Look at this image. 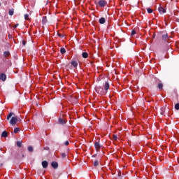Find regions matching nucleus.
Masks as SVG:
<instances>
[{"mask_svg": "<svg viewBox=\"0 0 179 179\" xmlns=\"http://www.w3.org/2000/svg\"><path fill=\"white\" fill-rule=\"evenodd\" d=\"M0 6H1V3H0Z\"/></svg>", "mask_w": 179, "mask_h": 179, "instance_id": "nucleus-43", "label": "nucleus"}, {"mask_svg": "<svg viewBox=\"0 0 179 179\" xmlns=\"http://www.w3.org/2000/svg\"><path fill=\"white\" fill-rule=\"evenodd\" d=\"M17 26H19V24H16L13 26V29H16V27H17Z\"/></svg>", "mask_w": 179, "mask_h": 179, "instance_id": "nucleus-35", "label": "nucleus"}, {"mask_svg": "<svg viewBox=\"0 0 179 179\" xmlns=\"http://www.w3.org/2000/svg\"><path fill=\"white\" fill-rule=\"evenodd\" d=\"M61 155H62V159H65V157H66V153H65V152L62 153Z\"/></svg>", "mask_w": 179, "mask_h": 179, "instance_id": "nucleus-27", "label": "nucleus"}, {"mask_svg": "<svg viewBox=\"0 0 179 179\" xmlns=\"http://www.w3.org/2000/svg\"><path fill=\"white\" fill-rule=\"evenodd\" d=\"M158 10H159V13H166V8L162 7V6H160L158 8Z\"/></svg>", "mask_w": 179, "mask_h": 179, "instance_id": "nucleus-8", "label": "nucleus"}, {"mask_svg": "<svg viewBox=\"0 0 179 179\" xmlns=\"http://www.w3.org/2000/svg\"><path fill=\"white\" fill-rule=\"evenodd\" d=\"M96 155H92V157H96Z\"/></svg>", "mask_w": 179, "mask_h": 179, "instance_id": "nucleus-40", "label": "nucleus"}, {"mask_svg": "<svg viewBox=\"0 0 179 179\" xmlns=\"http://www.w3.org/2000/svg\"><path fill=\"white\" fill-rule=\"evenodd\" d=\"M103 89L104 90H103V88H101L100 87H98L96 88L95 90L96 93H98V94H101V96H103V94H106V93L108 92V89H110V83H108V81L105 82V83L103 84Z\"/></svg>", "mask_w": 179, "mask_h": 179, "instance_id": "nucleus-1", "label": "nucleus"}, {"mask_svg": "<svg viewBox=\"0 0 179 179\" xmlns=\"http://www.w3.org/2000/svg\"><path fill=\"white\" fill-rule=\"evenodd\" d=\"M47 22H48L47 16H43L42 19L43 24H47Z\"/></svg>", "mask_w": 179, "mask_h": 179, "instance_id": "nucleus-14", "label": "nucleus"}, {"mask_svg": "<svg viewBox=\"0 0 179 179\" xmlns=\"http://www.w3.org/2000/svg\"><path fill=\"white\" fill-rule=\"evenodd\" d=\"M156 82L157 83L160 82V80H157Z\"/></svg>", "mask_w": 179, "mask_h": 179, "instance_id": "nucleus-39", "label": "nucleus"}, {"mask_svg": "<svg viewBox=\"0 0 179 179\" xmlns=\"http://www.w3.org/2000/svg\"><path fill=\"white\" fill-rule=\"evenodd\" d=\"M135 34H136V31H135V29H133L131 31V36H135Z\"/></svg>", "mask_w": 179, "mask_h": 179, "instance_id": "nucleus-29", "label": "nucleus"}, {"mask_svg": "<svg viewBox=\"0 0 179 179\" xmlns=\"http://www.w3.org/2000/svg\"><path fill=\"white\" fill-rule=\"evenodd\" d=\"M27 43V41H24V40H23L22 41V45H26V44Z\"/></svg>", "mask_w": 179, "mask_h": 179, "instance_id": "nucleus-33", "label": "nucleus"}, {"mask_svg": "<svg viewBox=\"0 0 179 179\" xmlns=\"http://www.w3.org/2000/svg\"><path fill=\"white\" fill-rule=\"evenodd\" d=\"M166 110L167 109L166 108V107L161 108V114H162V115H164L166 114Z\"/></svg>", "mask_w": 179, "mask_h": 179, "instance_id": "nucleus-13", "label": "nucleus"}, {"mask_svg": "<svg viewBox=\"0 0 179 179\" xmlns=\"http://www.w3.org/2000/svg\"><path fill=\"white\" fill-rule=\"evenodd\" d=\"M8 38H12V35H10V34H8Z\"/></svg>", "mask_w": 179, "mask_h": 179, "instance_id": "nucleus-38", "label": "nucleus"}, {"mask_svg": "<svg viewBox=\"0 0 179 179\" xmlns=\"http://www.w3.org/2000/svg\"><path fill=\"white\" fill-rule=\"evenodd\" d=\"M13 13H14L13 9L9 10L8 15H10V16H13Z\"/></svg>", "mask_w": 179, "mask_h": 179, "instance_id": "nucleus-20", "label": "nucleus"}, {"mask_svg": "<svg viewBox=\"0 0 179 179\" xmlns=\"http://www.w3.org/2000/svg\"><path fill=\"white\" fill-rule=\"evenodd\" d=\"M64 145H65V146H68V145H69V141H66L65 143H64Z\"/></svg>", "mask_w": 179, "mask_h": 179, "instance_id": "nucleus-34", "label": "nucleus"}, {"mask_svg": "<svg viewBox=\"0 0 179 179\" xmlns=\"http://www.w3.org/2000/svg\"><path fill=\"white\" fill-rule=\"evenodd\" d=\"M46 150H48V148L45 149Z\"/></svg>", "mask_w": 179, "mask_h": 179, "instance_id": "nucleus-42", "label": "nucleus"}, {"mask_svg": "<svg viewBox=\"0 0 179 179\" xmlns=\"http://www.w3.org/2000/svg\"><path fill=\"white\" fill-rule=\"evenodd\" d=\"M0 80H2L3 82H5V80H6V74L1 73L0 74Z\"/></svg>", "mask_w": 179, "mask_h": 179, "instance_id": "nucleus-7", "label": "nucleus"}, {"mask_svg": "<svg viewBox=\"0 0 179 179\" xmlns=\"http://www.w3.org/2000/svg\"><path fill=\"white\" fill-rule=\"evenodd\" d=\"M13 114V113H10L8 114V115L7 116V120L10 119Z\"/></svg>", "mask_w": 179, "mask_h": 179, "instance_id": "nucleus-26", "label": "nucleus"}, {"mask_svg": "<svg viewBox=\"0 0 179 179\" xmlns=\"http://www.w3.org/2000/svg\"><path fill=\"white\" fill-rule=\"evenodd\" d=\"M162 38L164 41L169 43V34H168L165 33V34H162Z\"/></svg>", "mask_w": 179, "mask_h": 179, "instance_id": "nucleus-3", "label": "nucleus"}, {"mask_svg": "<svg viewBox=\"0 0 179 179\" xmlns=\"http://www.w3.org/2000/svg\"><path fill=\"white\" fill-rule=\"evenodd\" d=\"M98 5L101 7V8H104V6H106V5H107V1H104V0H99L98 1Z\"/></svg>", "mask_w": 179, "mask_h": 179, "instance_id": "nucleus-2", "label": "nucleus"}, {"mask_svg": "<svg viewBox=\"0 0 179 179\" xmlns=\"http://www.w3.org/2000/svg\"><path fill=\"white\" fill-rule=\"evenodd\" d=\"M113 138L114 141H117V139H118V137L117 136V135H113Z\"/></svg>", "mask_w": 179, "mask_h": 179, "instance_id": "nucleus-32", "label": "nucleus"}, {"mask_svg": "<svg viewBox=\"0 0 179 179\" xmlns=\"http://www.w3.org/2000/svg\"><path fill=\"white\" fill-rule=\"evenodd\" d=\"M99 160H95V161L94 162V167H97V166H99Z\"/></svg>", "mask_w": 179, "mask_h": 179, "instance_id": "nucleus-22", "label": "nucleus"}, {"mask_svg": "<svg viewBox=\"0 0 179 179\" xmlns=\"http://www.w3.org/2000/svg\"><path fill=\"white\" fill-rule=\"evenodd\" d=\"M100 24H104L106 23V18L101 17L99 20Z\"/></svg>", "mask_w": 179, "mask_h": 179, "instance_id": "nucleus-12", "label": "nucleus"}, {"mask_svg": "<svg viewBox=\"0 0 179 179\" xmlns=\"http://www.w3.org/2000/svg\"><path fill=\"white\" fill-rule=\"evenodd\" d=\"M24 19H25V20H29V14L24 15Z\"/></svg>", "mask_w": 179, "mask_h": 179, "instance_id": "nucleus-30", "label": "nucleus"}, {"mask_svg": "<svg viewBox=\"0 0 179 179\" xmlns=\"http://www.w3.org/2000/svg\"><path fill=\"white\" fill-rule=\"evenodd\" d=\"M28 150H29V152H33V150H34L33 147L29 146V147H28Z\"/></svg>", "mask_w": 179, "mask_h": 179, "instance_id": "nucleus-28", "label": "nucleus"}, {"mask_svg": "<svg viewBox=\"0 0 179 179\" xmlns=\"http://www.w3.org/2000/svg\"><path fill=\"white\" fill-rule=\"evenodd\" d=\"M83 58H87L89 57V54L86 52L82 53Z\"/></svg>", "mask_w": 179, "mask_h": 179, "instance_id": "nucleus-16", "label": "nucleus"}, {"mask_svg": "<svg viewBox=\"0 0 179 179\" xmlns=\"http://www.w3.org/2000/svg\"><path fill=\"white\" fill-rule=\"evenodd\" d=\"M17 146L18 148H22V141H17Z\"/></svg>", "mask_w": 179, "mask_h": 179, "instance_id": "nucleus-25", "label": "nucleus"}, {"mask_svg": "<svg viewBox=\"0 0 179 179\" xmlns=\"http://www.w3.org/2000/svg\"><path fill=\"white\" fill-rule=\"evenodd\" d=\"M57 36H58L59 37H64V36H62V34H59V33L57 34Z\"/></svg>", "mask_w": 179, "mask_h": 179, "instance_id": "nucleus-36", "label": "nucleus"}, {"mask_svg": "<svg viewBox=\"0 0 179 179\" xmlns=\"http://www.w3.org/2000/svg\"><path fill=\"white\" fill-rule=\"evenodd\" d=\"M157 87L158 89H159V90H163V83H158Z\"/></svg>", "mask_w": 179, "mask_h": 179, "instance_id": "nucleus-18", "label": "nucleus"}, {"mask_svg": "<svg viewBox=\"0 0 179 179\" xmlns=\"http://www.w3.org/2000/svg\"><path fill=\"white\" fill-rule=\"evenodd\" d=\"M42 166L43 167V169H47V167H48V162H47V161H43Z\"/></svg>", "mask_w": 179, "mask_h": 179, "instance_id": "nucleus-11", "label": "nucleus"}, {"mask_svg": "<svg viewBox=\"0 0 179 179\" xmlns=\"http://www.w3.org/2000/svg\"><path fill=\"white\" fill-rule=\"evenodd\" d=\"M4 57H9L10 55V52L9 51H6L3 52Z\"/></svg>", "mask_w": 179, "mask_h": 179, "instance_id": "nucleus-19", "label": "nucleus"}, {"mask_svg": "<svg viewBox=\"0 0 179 179\" xmlns=\"http://www.w3.org/2000/svg\"><path fill=\"white\" fill-rule=\"evenodd\" d=\"M71 65H72L74 68H77V67H78V62L72 61V62H71Z\"/></svg>", "mask_w": 179, "mask_h": 179, "instance_id": "nucleus-17", "label": "nucleus"}, {"mask_svg": "<svg viewBox=\"0 0 179 179\" xmlns=\"http://www.w3.org/2000/svg\"><path fill=\"white\" fill-rule=\"evenodd\" d=\"M94 146H95V149H96V150H100V149L101 148V145H100V143H99L97 141H95Z\"/></svg>", "mask_w": 179, "mask_h": 179, "instance_id": "nucleus-6", "label": "nucleus"}, {"mask_svg": "<svg viewBox=\"0 0 179 179\" xmlns=\"http://www.w3.org/2000/svg\"><path fill=\"white\" fill-rule=\"evenodd\" d=\"M1 136H2V138H7L8 132L6 131H3L1 134Z\"/></svg>", "mask_w": 179, "mask_h": 179, "instance_id": "nucleus-15", "label": "nucleus"}, {"mask_svg": "<svg viewBox=\"0 0 179 179\" xmlns=\"http://www.w3.org/2000/svg\"><path fill=\"white\" fill-rule=\"evenodd\" d=\"M16 122H17V117H13L10 121V124L11 125H15Z\"/></svg>", "mask_w": 179, "mask_h": 179, "instance_id": "nucleus-5", "label": "nucleus"}, {"mask_svg": "<svg viewBox=\"0 0 179 179\" xmlns=\"http://www.w3.org/2000/svg\"><path fill=\"white\" fill-rule=\"evenodd\" d=\"M51 166H52V167H53V169H58V162H52L51 163Z\"/></svg>", "mask_w": 179, "mask_h": 179, "instance_id": "nucleus-10", "label": "nucleus"}, {"mask_svg": "<svg viewBox=\"0 0 179 179\" xmlns=\"http://www.w3.org/2000/svg\"><path fill=\"white\" fill-rule=\"evenodd\" d=\"M23 157H24V155L22 154V157H20V152L15 153V159H16L17 160H19L20 159H23Z\"/></svg>", "mask_w": 179, "mask_h": 179, "instance_id": "nucleus-4", "label": "nucleus"}, {"mask_svg": "<svg viewBox=\"0 0 179 179\" xmlns=\"http://www.w3.org/2000/svg\"><path fill=\"white\" fill-rule=\"evenodd\" d=\"M175 110H179V103L175 105Z\"/></svg>", "mask_w": 179, "mask_h": 179, "instance_id": "nucleus-31", "label": "nucleus"}, {"mask_svg": "<svg viewBox=\"0 0 179 179\" xmlns=\"http://www.w3.org/2000/svg\"><path fill=\"white\" fill-rule=\"evenodd\" d=\"M19 131H20V128L17 127L14 129V134H17V132H19Z\"/></svg>", "mask_w": 179, "mask_h": 179, "instance_id": "nucleus-23", "label": "nucleus"}, {"mask_svg": "<svg viewBox=\"0 0 179 179\" xmlns=\"http://www.w3.org/2000/svg\"><path fill=\"white\" fill-rule=\"evenodd\" d=\"M46 150H48V148L45 149Z\"/></svg>", "mask_w": 179, "mask_h": 179, "instance_id": "nucleus-41", "label": "nucleus"}, {"mask_svg": "<svg viewBox=\"0 0 179 179\" xmlns=\"http://www.w3.org/2000/svg\"><path fill=\"white\" fill-rule=\"evenodd\" d=\"M147 12L148 13H153V10H152L150 8H147Z\"/></svg>", "mask_w": 179, "mask_h": 179, "instance_id": "nucleus-24", "label": "nucleus"}, {"mask_svg": "<svg viewBox=\"0 0 179 179\" xmlns=\"http://www.w3.org/2000/svg\"><path fill=\"white\" fill-rule=\"evenodd\" d=\"M165 51H169V46H166Z\"/></svg>", "mask_w": 179, "mask_h": 179, "instance_id": "nucleus-37", "label": "nucleus"}, {"mask_svg": "<svg viewBox=\"0 0 179 179\" xmlns=\"http://www.w3.org/2000/svg\"><path fill=\"white\" fill-rule=\"evenodd\" d=\"M59 123L61 124V125H64V124H66V120H65L62 117H60L59 118Z\"/></svg>", "mask_w": 179, "mask_h": 179, "instance_id": "nucleus-9", "label": "nucleus"}, {"mask_svg": "<svg viewBox=\"0 0 179 179\" xmlns=\"http://www.w3.org/2000/svg\"><path fill=\"white\" fill-rule=\"evenodd\" d=\"M60 52L61 54H65V52H66V50L64 49V48H61Z\"/></svg>", "mask_w": 179, "mask_h": 179, "instance_id": "nucleus-21", "label": "nucleus"}]
</instances>
